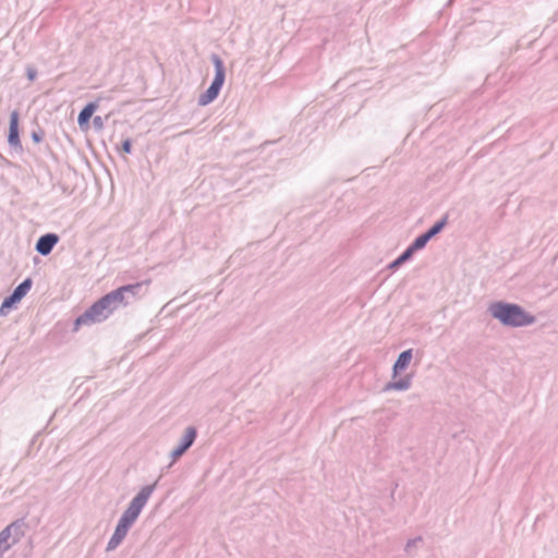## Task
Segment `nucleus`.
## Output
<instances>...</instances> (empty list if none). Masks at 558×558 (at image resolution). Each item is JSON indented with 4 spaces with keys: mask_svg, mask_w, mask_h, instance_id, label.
<instances>
[{
    "mask_svg": "<svg viewBox=\"0 0 558 558\" xmlns=\"http://www.w3.org/2000/svg\"><path fill=\"white\" fill-rule=\"evenodd\" d=\"M120 306H128V300L123 296L121 288H118L100 298L80 315L75 319V326L101 323Z\"/></svg>",
    "mask_w": 558,
    "mask_h": 558,
    "instance_id": "f257e3e1",
    "label": "nucleus"
},
{
    "mask_svg": "<svg viewBox=\"0 0 558 558\" xmlns=\"http://www.w3.org/2000/svg\"><path fill=\"white\" fill-rule=\"evenodd\" d=\"M488 313L507 327H525L533 325L536 320L535 316L526 312L522 306L504 301L490 303L488 305Z\"/></svg>",
    "mask_w": 558,
    "mask_h": 558,
    "instance_id": "f03ea898",
    "label": "nucleus"
},
{
    "mask_svg": "<svg viewBox=\"0 0 558 558\" xmlns=\"http://www.w3.org/2000/svg\"><path fill=\"white\" fill-rule=\"evenodd\" d=\"M210 60L215 66V77L207 90L199 95V106H207L218 97L226 78V69L222 59L218 54L213 53Z\"/></svg>",
    "mask_w": 558,
    "mask_h": 558,
    "instance_id": "7ed1b4c3",
    "label": "nucleus"
},
{
    "mask_svg": "<svg viewBox=\"0 0 558 558\" xmlns=\"http://www.w3.org/2000/svg\"><path fill=\"white\" fill-rule=\"evenodd\" d=\"M157 482H155L151 485H146L142 487L141 490L131 500L128 508L123 511L119 520L132 526L136 519L138 518V515L141 514L148 499L155 492Z\"/></svg>",
    "mask_w": 558,
    "mask_h": 558,
    "instance_id": "20e7f679",
    "label": "nucleus"
},
{
    "mask_svg": "<svg viewBox=\"0 0 558 558\" xmlns=\"http://www.w3.org/2000/svg\"><path fill=\"white\" fill-rule=\"evenodd\" d=\"M33 286V280L31 278H26L23 280L13 292L7 296L1 306H0V316L4 317L9 314L12 307L19 304L22 299L28 293Z\"/></svg>",
    "mask_w": 558,
    "mask_h": 558,
    "instance_id": "39448f33",
    "label": "nucleus"
},
{
    "mask_svg": "<svg viewBox=\"0 0 558 558\" xmlns=\"http://www.w3.org/2000/svg\"><path fill=\"white\" fill-rule=\"evenodd\" d=\"M24 522L17 520L9 524L0 532V545L4 549H9L13 544L17 543L23 535Z\"/></svg>",
    "mask_w": 558,
    "mask_h": 558,
    "instance_id": "423d86ee",
    "label": "nucleus"
},
{
    "mask_svg": "<svg viewBox=\"0 0 558 558\" xmlns=\"http://www.w3.org/2000/svg\"><path fill=\"white\" fill-rule=\"evenodd\" d=\"M197 437V430L194 426H189L181 437L179 445L171 451L172 462L181 458L194 444Z\"/></svg>",
    "mask_w": 558,
    "mask_h": 558,
    "instance_id": "0eeeda50",
    "label": "nucleus"
},
{
    "mask_svg": "<svg viewBox=\"0 0 558 558\" xmlns=\"http://www.w3.org/2000/svg\"><path fill=\"white\" fill-rule=\"evenodd\" d=\"M19 111L13 110L10 114V124H9V134H8V143L10 147L22 150V143L20 140L19 133Z\"/></svg>",
    "mask_w": 558,
    "mask_h": 558,
    "instance_id": "6e6552de",
    "label": "nucleus"
},
{
    "mask_svg": "<svg viewBox=\"0 0 558 558\" xmlns=\"http://www.w3.org/2000/svg\"><path fill=\"white\" fill-rule=\"evenodd\" d=\"M59 242V236L56 233H46L36 242L35 248L36 251L43 255L47 256L51 253L56 244Z\"/></svg>",
    "mask_w": 558,
    "mask_h": 558,
    "instance_id": "1a4fd4ad",
    "label": "nucleus"
},
{
    "mask_svg": "<svg viewBox=\"0 0 558 558\" xmlns=\"http://www.w3.org/2000/svg\"><path fill=\"white\" fill-rule=\"evenodd\" d=\"M147 282H136L120 287L123 296L128 300V305L140 299L146 292Z\"/></svg>",
    "mask_w": 558,
    "mask_h": 558,
    "instance_id": "9d476101",
    "label": "nucleus"
},
{
    "mask_svg": "<svg viewBox=\"0 0 558 558\" xmlns=\"http://www.w3.org/2000/svg\"><path fill=\"white\" fill-rule=\"evenodd\" d=\"M412 357H413L412 349L402 351L393 364V367H392L393 375H397L398 373L404 371L411 363Z\"/></svg>",
    "mask_w": 558,
    "mask_h": 558,
    "instance_id": "9b49d317",
    "label": "nucleus"
},
{
    "mask_svg": "<svg viewBox=\"0 0 558 558\" xmlns=\"http://www.w3.org/2000/svg\"><path fill=\"white\" fill-rule=\"evenodd\" d=\"M97 102H89L81 110L77 117V123L80 128L88 125L89 120L93 117L94 112L97 110Z\"/></svg>",
    "mask_w": 558,
    "mask_h": 558,
    "instance_id": "f8f14e48",
    "label": "nucleus"
},
{
    "mask_svg": "<svg viewBox=\"0 0 558 558\" xmlns=\"http://www.w3.org/2000/svg\"><path fill=\"white\" fill-rule=\"evenodd\" d=\"M411 387V377L405 376L403 378H400L399 380L388 383L385 387V390H398V391H404L408 390Z\"/></svg>",
    "mask_w": 558,
    "mask_h": 558,
    "instance_id": "ddd939ff",
    "label": "nucleus"
},
{
    "mask_svg": "<svg viewBox=\"0 0 558 558\" xmlns=\"http://www.w3.org/2000/svg\"><path fill=\"white\" fill-rule=\"evenodd\" d=\"M430 238L424 232L420 234L408 247L413 252H417L426 246Z\"/></svg>",
    "mask_w": 558,
    "mask_h": 558,
    "instance_id": "4468645a",
    "label": "nucleus"
},
{
    "mask_svg": "<svg viewBox=\"0 0 558 558\" xmlns=\"http://www.w3.org/2000/svg\"><path fill=\"white\" fill-rule=\"evenodd\" d=\"M413 254L414 253L409 247H407L404 252L389 265V268L397 269L398 267L410 260Z\"/></svg>",
    "mask_w": 558,
    "mask_h": 558,
    "instance_id": "2eb2a0df",
    "label": "nucleus"
},
{
    "mask_svg": "<svg viewBox=\"0 0 558 558\" xmlns=\"http://www.w3.org/2000/svg\"><path fill=\"white\" fill-rule=\"evenodd\" d=\"M448 221V216H444L440 220H438L433 227H430L425 233L433 239L445 228Z\"/></svg>",
    "mask_w": 558,
    "mask_h": 558,
    "instance_id": "dca6fc26",
    "label": "nucleus"
},
{
    "mask_svg": "<svg viewBox=\"0 0 558 558\" xmlns=\"http://www.w3.org/2000/svg\"><path fill=\"white\" fill-rule=\"evenodd\" d=\"M130 527H131V525L119 520L113 534L116 535V537H120V538L124 539Z\"/></svg>",
    "mask_w": 558,
    "mask_h": 558,
    "instance_id": "f3484780",
    "label": "nucleus"
},
{
    "mask_svg": "<svg viewBox=\"0 0 558 558\" xmlns=\"http://www.w3.org/2000/svg\"><path fill=\"white\" fill-rule=\"evenodd\" d=\"M421 543H423V538L421 536L409 539L405 544L404 551L411 555L413 549L417 548Z\"/></svg>",
    "mask_w": 558,
    "mask_h": 558,
    "instance_id": "a211bd4d",
    "label": "nucleus"
},
{
    "mask_svg": "<svg viewBox=\"0 0 558 558\" xmlns=\"http://www.w3.org/2000/svg\"><path fill=\"white\" fill-rule=\"evenodd\" d=\"M122 541H123L122 538L116 537V535L112 534V536L110 537V539L107 544V550L110 551V550L116 549L122 543Z\"/></svg>",
    "mask_w": 558,
    "mask_h": 558,
    "instance_id": "6ab92c4d",
    "label": "nucleus"
},
{
    "mask_svg": "<svg viewBox=\"0 0 558 558\" xmlns=\"http://www.w3.org/2000/svg\"><path fill=\"white\" fill-rule=\"evenodd\" d=\"M31 136L35 143H41L44 140V131L41 129H38L37 131H33Z\"/></svg>",
    "mask_w": 558,
    "mask_h": 558,
    "instance_id": "aec40b11",
    "label": "nucleus"
},
{
    "mask_svg": "<svg viewBox=\"0 0 558 558\" xmlns=\"http://www.w3.org/2000/svg\"><path fill=\"white\" fill-rule=\"evenodd\" d=\"M122 150L126 154H130L132 150V142L130 138H126L122 142Z\"/></svg>",
    "mask_w": 558,
    "mask_h": 558,
    "instance_id": "412c9836",
    "label": "nucleus"
},
{
    "mask_svg": "<svg viewBox=\"0 0 558 558\" xmlns=\"http://www.w3.org/2000/svg\"><path fill=\"white\" fill-rule=\"evenodd\" d=\"M26 75L29 81H34L37 77V71L35 68L28 66L26 70Z\"/></svg>",
    "mask_w": 558,
    "mask_h": 558,
    "instance_id": "4be33fe9",
    "label": "nucleus"
},
{
    "mask_svg": "<svg viewBox=\"0 0 558 558\" xmlns=\"http://www.w3.org/2000/svg\"><path fill=\"white\" fill-rule=\"evenodd\" d=\"M93 124L96 129L101 130L104 128L102 118L100 116L94 117Z\"/></svg>",
    "mask_w": 558,
    "mask_h": 558,
    "instance_id": "5701e85b",
    "label": "nucleus"
},
{
    "mask_svg": "<svg viewBox=\"0 0 558 558\" xmlns=\"http://www.w3.org/2000/svg\"><path fill=\"white\" fill-rule=\"evenodd\" d=\"M4 551H7V549H4V548L0 545V556H1Z\"/></svg>",
    "mask_w": 558,
    "mask_h": 558,
    "instance_id": "b1692460",
    "label": "nucleus"
}]
</instances>
